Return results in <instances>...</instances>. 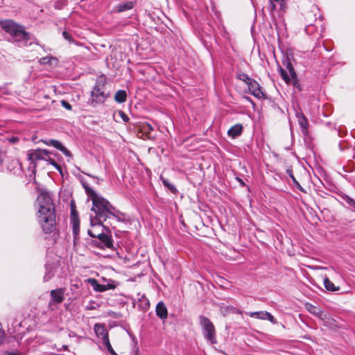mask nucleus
Here are the masks:
<instances>
[{
  "label": "nucleus",
  "instance_id": "obj_1",
  "mask_svg": "<svg viewBox=\"0 0 355 355\" xmlns=\"http://www.w3.org/2000/svg\"><path fill=\"white\" fill-rule=\"evenodd\" d=\"M38 211L37 221L45 234H51L56 230V215L55 206L49 194L42 192L37 198Z\"/></svg>",
  "mask_w": 355,
  "mask_h": 355
},
{
  "label": "nucleus",
  "instance_id": "obj_2",
  "mask_svg": "<svg viewBox=\"0 0 355 355\" xmlns=\"http://www.w3.org/2000/svg\"><path fill=\"white\" fill-rule=\"evenodd\" d=\"M84 188L87 194L91 197L93 205L92 211L96 214L95 217L93 218L98 220L99 222H101L105 221L107 218L113 216L116 218L118 221H120L119 216L120 212L116 211L107 200L98 196L95 191L88 186L84 185Z\"/></svg>",
  "mask_w": 355,
  "mask_h": 355
},
{
  "label": "nucleus",
  "instance_id": "obj_3",
  "mask_svg": "<svg viewBox=\"0 0 355 355\" xmlns=\"http://www.w3.org/2000/svg\"><path fill=\"white\" fill-rule=\"evenodd\" d=\"M1 28L7 33L24 40L29 39V34L25 32L22 26H20L12 20H4L0 21Z\"/></svg>",
  "mask_w": 355,
  "mask_h": 355
},
{
  "label": "nucleus",
  "instance_id": "obj_4",
  "mask_svg": "<svg viewBox=\"0 0 355 355\" xmlns=\"http://www.w3.org/2000/svg\"><path fill=\"white\" fill-rule=\"evenodd\" d=\"M199 322L205 339L211 344L217 343L216 329L211 320L205 316L201 315L199 318Z\"/></svg>",
  "mask_w": 355,
  "mask_h": 355
},
{
  "label": "nucleus",
  "instance_id": "obj_5",
  "mask_svg": "<svg viewBox=\"0 0 355 355\" xmlns=\"http://www.w3.org/2000/svg\"><path fill=\"white\" fill-rule=\"evenodd\" d=\"M94 331L96 336L103 340V343L105 345V348L107 349V351L112 355H117L110 343L108 334L104 325L101 324H96L94 326Z\"/></svg>",
  "mask_w": 355,
  "mask_h": 355
},
{
  "label": "nucleus",
  "instance_id": "obj_6",
  "mask_svg": "<svg viewBox=\"0 0 355 355\" xmlns=\"http://www.w3.org/2000/svg\"><path fill=\"white\" fill-rule=\"evenodd\" d=\"M49 155V153L46 150L36 149L30 151L28 154V160L32 163H35L38 160H45Z\"/></svg>",
  "mask_w": 355,
  "mask_h": 355
},
{
  "label": "nucleus",
  "instance_id": "obj_7",
  "mask_svg": "<svg viewBox=\"0 0 355 355\" xmlns=\"http://www.w3.org/2000/svg\"><path fill=\"white\" fill-rule=\"evenodd\" d=\"M248 79L247 84L248 85V89L251 92L252 94L258 98H261L263 96V93L261 89L259 84L250 78L248 76H246Z\"/></svg>",
  "mask_w": 355,
  "mask_h": 355
},
{
  "label": "nucleus",
  "instance_id": "obj_8",
  "mask_svg": "<svg viewBox=\"0 0 355 355\" xmlns=\"http://www.w3.org/2000/svg\"><path fill=\"white\" fill-rule=\"evenodd\" d=\"M88 234L92 237H96L102 243L103 247L110 248L112 246V241L110 237L105 233L96 234L94 231H88Z\"/></svg>",
  "mask_w": 355,
  "mask_h": 355
},
{
  "label": "nucleus",
  "instance_id": "obj_9",
  "mask_svg": "<svg viewBox=\"0 0 355 355\" xmlns=\"http://www.w3.org/2000/svg\"><path fill=\"white\" fill-rule=\"evenodd\" d=\"M64 288H60L55 290H52L50 293L51 297L49 305L52 304H60L64 299Z\"/></svg>",
  "mask_w": 355,
  "mask_h": 355
},
{
  "label": "nucleus",
  "instance_id": "obj_10",
  "mask_svg": "<svg viewBox=\"0 0 355 355\" xmlns=\"http://www.w3.org/2000/svg\"><path fill=\"white\" fill-rule=\"evenodd\" d=\"M248 314L252 318H256L260 320H268L272 324H277V322L274 316L266 311L250 312Z\"/></svg>",
  "mask_w": 355,
  "mask_h": 355
},
{
  "label": "nucleus",
  "instance_id": "obj_11",
  "mask_svg": "<svg viewBox=\"0 0 355 355\" xmlns=\"http://www.w3.org/2000/svg\"><path fill=\"white\" fill-rule=\"evenodd\" d=\"M107 96L98 87H95L92 92V100L96 103H103Z\"/></svg>",
  "mask_w": 355,
  "mask_h": 355
},
{
  "label": "nucleus",
  "instance_id": "obj_12",
  "mask_svg": "<svg viewBox=\"0 0 355 355\" xmlns=\"http://www.w3.org/2000/svg\"><path fill=\"white\" fill-rule=\"evenodd\" d=\"M306 309L311 314L318 317L319 318L324 320L326 318V315L323 311L318 307L310 304L306 303L305 304Z\"/></svg>",
  "mask_w": 355,
  "mask_h": 355
},
{
  "label": "nucleus",
  "instance_id": "obj_13",
  "mask_svg": "<svg viewBox=\"0 0 355 355\" xmlns=\"http://www.w3.org/2000/svg\"><path fill=\"white\" fill-rule=\"evenodd\" d=\"M156 314L161 319H166L168 316V311L164 302H159L156 306Z\"/></svg>",
  "mask_w": 355,
  "mask_h": 355
},
{
  "label": "nucleus",
  "instance_id": "obj_14",
  "mask_svg": "<svg viewBox=\"0 0 355 355\" xmlns=\"http://www.w3.org/2000/svg\"><path fill=\"white\" fill-rule=\"evenodd\" d=\"M103 221L99 222L98 220L93 218L91 217L90 224L92 226V230H89L88 231H94L96 234L98 233H103V226L102 225Z\"/></svg>",
  "mask_w": 355,
  "mask_h": 355
},
{
  "label": "nucleus",
  "instance_id": "obj_15",
  "mask_svg": "<svg viewBox=\"0 0 355 355\" xmlns=\"http://www.w3.org/2000/svg\"><path fill=\"white\" fill-rule=\"evenodd\" d=\"M243 130V126L241 124H236L232 126L229 130H228V135L229 136L235 138L240 135Z\"/></svg>",
  "mask_w": 355,
  "mask_h": 355
},
{
  "label": "nucleus",
  "instance_id": "obj_16",
  "mask_svg": "<svg viewBox=\"0 0 355 355\" xmlns=\"http://www.w3.org/2000/svg\"><path fill=\"white\" fill-rule=\"evenodd\" d=\"M73 227V234L74 235V241L78 239L80 232V220L78 218L73 216L72 220H71Z\"/></svg>",
  "mask_w": 355,
  "mask_h": 355
},
{
  "label": "nucleus",
  "instance_id": "obj_17",
  "mask_svg": "<svg viewBox=\"0 0 355 355\" xmlns=\"http://www.w3.org/2000/svg\"><path fill=\"white\" fill-rule=\"evenodd\" d=\"M298 123L302 128V132L303 134L307 133L308 121L306 118L303 114L298 115Z\"/></svg>",
  "mask_w": 355,
  "mask_h": 355
},
{
  "label": "nucleus",
  "instance_id": "obj_18",
  "mask_svg": "<svg viewBox=\"0 0 355 355\" xmlns=\"http://www.w3.org/2000/svg\"><path fill=\"white\" fill-rule=\"evenodd\" d=\"M127 99V94L125 90H119L116 92L114 96V100L119 103H122L126 101Z\"/></svg>",
  "mask_w": 355,
  "mask_h": 355
},
{
  "label": "nucleus",
  "instance_id": "obj_19",
  "mask_svg": "<svg viewBox=\"0 0 355 355\" xmlns=\"http://www.w3.org/2000/svg\"><path fill=\"white\" fill-rule=\"evenodd\" d=\"M87 281L91 284L94 289L96 291L103 292L106 290V286L105 285L99 284L97 280L95 279H88Z\"/></svg>",
  "mask_w": 355,
  "mask_h": 355
},
{
  "label": "nucleus",
  "instance_id": "obj_20",
  "mask_svg": "<svg viewBox=\"0 0 355 355\" xmlns=\"http://www.w3.org/2000/svg\"><path fill=\"white\" fill-rule=\"evenodd\" d=\"M284 65H285L286 69L289 71L290 76L291 77L292 80L294 82H296L297 75L295 72V70L292 66L291 62L289 60H286V62H284Z\"/></svg>",
  "mask_w": 355,
  "mask_h": 355
},
{
  "label": "nucleus",
  "instance_id": "obj_21",
  "mask_svg": "<svg viewBox=\"0 0 355 355\" xmlns=\"http://www.w3.org/2000/svg\"><path fill=\"white\" fill-rule=\"evenodd\" d=\"M324 285L326 289L330 291H336L339 290V287L336 286L327 277L324 278Z\"/></svg>",
  "mask_w": 355,
  "mask_h": 355
},
{
  "label": "nucleus",
  "instance_id": "obj_22",
  "mask_svg": "<svg viewBox=\"0 0 355 355\" xmlns=\"http://www.w3.org/2000/svg\"><path fill=\"white\" fill-rule=\"evenodd\" d=\"M141 131L146 134V137H148V138H150V132L153 130V126L150 124V123H144L141 127Z\"/></svg>",
  "mask_w": 355,
  "mask_h": 355
},
{
  "label": "nucleus",
  "instance_id": "obj_23",
  "mask_svg": "<svg viewBox=\"0 0 355 355\" xmlns=\"http://www.w3.org/2000/svg\"><path fill=\"white\" fill-rule=\"evenodd\" d=\"M57 59L53 56H46L40 59L39 62L41 64H52L53 61H56Z\"/></svg>",
  "mask_w": 355,
  "mask_h": 355
},
{
  "label": "nucleus",
  "instance_id": "obj_24",
  "mask_svg": "<svg viewBox=\"0 0 355 355\" xmlns=\"http://www.w3.org/2000/svg\"><path fill=\"white\" fill-rule=\"evenodd\" d=\"M163 184L167 187L171 192L175 193L177 191L176 188L172 184H171L168 180L164 178L162 176L160 177Z\"/></svg>",
  "mask_w": 355,
  "mask_h": 355
},
{
  "label": "nucleus",
  "instance_id": "obj_25",
  "mask_svg": "<svg viewBox=\"0 0 355 355\" xmlns=\"http://www.w3.org/2000/svg\"><path fill=\"white\" fill-rule=\"evenodd\" d=\"M44 143L46 145L52 146L56 148L58 150H60L62 148V144L59 141L54 140V139H50L48 141H44Z\"/></svg>",
  "mask_w": 355,
  "mask_h": 355
},
{
  "label": "nucleus",
  "instance_id": "obj_26",
  "mask_svg": "<svg viewBox=\"0 0 355 355\" xmlns=\"http://www.w3.org/2000/svg\"><path fill=\"white\" fill-rule=\"evenodd\" d=\"M133 5L132 3L129 1L123 4H120L119 6V11L122 12L124 10H130L132 8Z\"/></svg>",
  "mask_w": 355,
  "mask_h": 355
},
{
  "label": "nucleus",
  "instance_id": "obj_27",
  "mask_svg": "<svg viewBox=\"0 0 355 355\" xmlns=\"http://www.w3.org/2000/svg\"><path fill=\"white\" fill-rule=\"evenodd\" d=\"M279 71L280 73V75L282 77V78L284 79V80L286 83H289L290 81H291V77L290 78V76L288 75V73L285 71L284 69H283L282 67H279Z\"/></svg>",
  "mask_w": 355,
  "mask_h": 355
},
{
  "label": "nucleus",
  "instance_id": "obj_28",
  "mask_svg": "<svg viewBox=\"0 0 355 355\" xmlns=\"http://www.w3.org/2000/svg\"><path fill=\"white\" fill-rule=\"evenodd\" d=\"M46 272L45 275L44 276V281L47 282L49 281L53 275L54 272H52V269H49V267H46Z\"/></svg>",
  "mask_w": 355,
  "mask_h": 355
},
{
  "label": "nucleus",
  "instance_id": "obj_29",
  "mask_svg": "<svg viewBox=\"0 0 355 355\" xmlns=\"http://www.w3.org/2000/svg\"><path fill=\"white\" fill-rule=\"evenodd\" d=\"M45 160L48 162L50 164L53 165L58 171H61V167L55 162L54 159L50 158L49 155L48 157H46V159Z\"/></svg>",
  "mask_w": 355,
  "mask_h": 355
},
{
  "label": "nucleus",
  "instance_id": "obj_30",
  "mask_svg": "<svg viewBox=\"0 0 355 355\" xmlns=\"http://www.w3.org/2000/svg\"><path fill=\"white\" fill-rule=\"evenodd\" d=\"M275 1H269V5L268 7V10L270 11V12L271 13L272 15V12L276 9V6L275 4Z\"/></svg>",
  "mask_w": 355,
  "mask_h": 355
},
{
  "label": "nucleus",
  "instance_id": "obj_31",
  "mask_svg": "<svg viewBox=\"0 0 355 355\" xmlns=\"http://www.w3.org/2000/svg\"><path fill=\"white\" fill-rule=\"evenodd\" d=\"M60 151H62L66 156L71 157V154L69 150H67L64 146H62V148L60 149Z\"/></svg>",
  "mask_w": 355,
  "mask_h": 355
},
{
  "label": "nucleus",
  "instance_id": "obj_32",
  "mask_svg": "<svg viewBox=\"0 0 355 355\" xmlns=\"http://www.w3.org/2000/svg\"><path fill=\"white\" fill-rule=\"evenodd\" d=\"M119 115L124 122H128L129 121L128 116L122 111H119Z\"/></svg>",
  "mask_w": 355,
  "mask_h": 355
},
{
  "label": "nucleus",
  "instance_id": "obj_33",
  "mask_svg": "<svg viewBox=\"0 0 355 355\" xmlns=\"http://www.w3.org/2000/svg\"><path fill=\"white\" fill-rule=\"evenodd\" d=\"M346 201L350 206H352L355 208V200H353L352 198L347 196L346 198Z\"/></svg>",
  "mask_w": 355,
  "mask_h": 355
},
{
  "label": "nucleus",
  "instance_id": "obj_34",
  "mask_svg": "<svg viewBox=\"0 0 355 355\" xmlns=\"http://www.w3.org/2000/svg\"><path fill=\"white\" fill-rule=\"evenodd\" d=\"M62 35L64 36V37L66 40H69V42H71V41H72V40H71V35H70L68 32H67V31H64V32L62 33Z\"/></svg>",
  "mask_w": 355,
  "mask_h": 355
},
{
  "label": "nucleus",
  "instance_id": "obj_35",
  "mask_svg": "<svg viewBox=\"0 0 355 355\" xmlns=\"http://www.w3.org/2000/svg\"><path fill=\"white\" fill-rule=\"evenodd\" d=\"M73 216H75L76 218L78 217L77 211L75 210L74 207H71V220H72Z\"/></svg>",
  "mask_w": 355,
  "mask_h": 355
},
{
  "label": "nucleus",
  "instance_id": "obj_36",
  "mask_svg": "<svg viewBox=\"0 0 355 355\" xmlns=\"http://www.w3.org/2000/svg\"><path fill=\"white\" fill-rule=\"evenodd\" d=\"M291 178L293 179V182H295V185L297 186V187L300 190V191H304L302 188V187L300 186V184L296 181V180L295 179V178L293 176V175H291Z\"/></svg>",
  "mask_w": 355,
  "mask_h": 355
},
{
  "label": "nucleus",
  "instance_id": "obj_37",
  "mask_svg": "<svg viewBox=\"0 0 355 355\" xmlns=\"http://www.w3.org/2000/svg\"><path fill=\"white\" fill-rule=\"evenodd\" d=\"M246 76H248L247 75L245 74H242L240 76L239 78L243 81H245L246 83L248 82V79L246 78Z\"/></svg>",
  "mask_w": 355,
  "mask_h": 355
},
{
  "label": "nucleus",
  "instance_id": "obj_38",
  "mask_svg": "<svg viewBox=\"0 0 355 355\" xmlns=\"http://www.w3.org/2000/svg\"><path fill=\"white\" fill-rule=\"evenodd\" d=\"M62 105L68 110H71V106L67 102L65 101H62Z\"/></svg>",
  "mask_w": 355,
  "mask_h": 355
},
{
  "label": "nucleus",
  "instance_id": "obj_39",
  "mask_svg": "<svg viewBox=\"0 0 355 355\" xmlns=\"http://www.w3.org/2000/svg\"><path fill=\"white\" fill-rule=\"evenodd\" d=\"M4 355H21L19 353L17 352H6Z\"/></svg>",
  "mask_w": 355,
  "mask_h": 355
},
{
  "label": "nucleus",
  "instance_id": "obj_40",
  "mask_svg": "<svg viewBox=\"0 0 355 355\" xmlns=\"http://www.w3.org/2000/svg\"><path fill=\"white\" fill-rule=\"evenodd\" d=\"M3 338V332L0 329V343H2Z\"/></svg>",
  "mask_w": 355,
  "mask_h": 355
},
{
  "label": "nucleus",
  "instance_id": "obj_41",
  "mask_svg": "<svg viewBox=\"0 0 355 355\" xmlns=\"http://www.w3.org/2000/svg\"><path fill=\"white\" fill-rule=\"evenodd\" d=\"M238 180L240 182L241 184H244V183L243 182L242 180L238 179Z\"/></svg>",
  "mask_w": 355,
  "mask_h": 355
},
{
  "label": "nucleus",
  "instance_id": "obj_42",
  "mask_svg": "<svg viewBox=\"0 0 355 355\" xmlns=\"http://www.w3.org/2000/svg\"><path fill=\"white\" fill-rule=\"evenodd\" d=\"M318 269H327V268L325 267H320V268H318Z\"/></svg>",
  "mask_w": 355,
  "mask_h": 355
},
{
  "label": "nucleus",
  "instance_id": "obj_43",
  "mask_svg": "<svg viewBox=\"0 0 355 355\" xmlns=\"http://www.w3.org/2000/svg\"><path fill=\"white\" fill-rule=\"evenodd\" d=\"M72 286H74V288H76L78 286H77V284H72Z\"/></svg>",
  "mask_w": 355,
  "mask_h": 355
},
{
  "label": "nucleus",
  "instance_id": "obj_44",
  "mask_svg": "<svg viewBox=\"0 0 355 355\" xmlns=\"http://www.w3.org/2000/svg\"><path fill=\"white\" fill-rule=\"evenodd\" d=\"M72 286H74V288H76L78 286H77V284H72Z\"/></svg>",
  "mask_w": 355,
  "mask_h": 355
}]
</instances>
